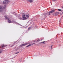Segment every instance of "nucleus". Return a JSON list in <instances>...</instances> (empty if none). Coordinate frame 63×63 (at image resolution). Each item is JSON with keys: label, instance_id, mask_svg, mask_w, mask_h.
<instances>
[{"label": "nucleus", "instance_id": "1a4fd4ad", "mask_svg": "<svg viewBox=\"0 0 63 63\" xmlns=\"http://www.w3.org/2000/svg\"><path fill=\"white\" fill-rule=\"evenodd\" d=\"M5 47V45H3L1 46L2 47Z\"/></svg>", "mask_w": 63, "mask_h": 63}, {"label": "nucleus", "instance_id": "6e6552de", "mask_svg": "<svg viewBox=\"0 0 63 63\" xmlns=\"http://www.w3.org/2000/svg\"><path fill=\"white\" fill-rule=\"evenodd\" d=\"M29 2H30V3H32L33 2V0H29L28 1Z\"/></svg>", "mask_w": 63, "mask_h": 63}, {"label": "nucleus", "instance_id": "f8f14e48", "mask_svg": "<svg viewBox=\"0 0 63 63\" xmlns=\"http://www.w3.org/2000/svg\"><path fill=\"white\" fill-rule=\"evenodd\" d=\"M40 39H38L37 41V42H39L40 41Z\"/></svg>", "mask_w": 63, "mask_h": 63}, {"label": "nucleus", "instance_id": "4be33fe9", "mask_svg": "<svg viewBox=\"0 0 63 63\" xmlns=\"http://www.w3.org/2000/svg\"><path fill=\"white\" fill-rule=\"evenodd\" d=\"M13 46H14V45H13L12 46H11V47H13Z\"/></svg>", "mask_w": 63, "mask_h": 63}, {"label": "nucleus", "instance_id": "a878e982", "mask_svg": "<svg viewBox=\"0 0 63 63\" xmlns=\"http://www.w3.org/2000/svg\"><path fill=\"white\" fill-rule=\"evenodd\" d=\"M61 12H62V11H61Z\"/></svg>", "mask_w": 63, "mask_h": 63}, {"label": "nucleus", "instance_id": "423d86ee", "mask_svg": "<svg viewBox=\"0 0 63 63\" xmlns=\"http://www.w3.org/2000/svg\"><path fill=\"white\" fill-rule=\"evenodd\" d=\"M2 12V7L0 6V12Z\"/></svg>", "mask_w": 63, "mask_h": 63}, {"label": "nucleus", "instance_id": "f257e3e1", "mask_svg": "<svg viewBox=\"0 0 63 63\" xmlns=\"http://www.w3.org/2000/svg\"><path fill=\"white\" fill-rule=\"evenodd\" d=\"M22 14V17L23 18L22 20H26V19H27V17L28 18H29V14H26L25 13H23ZM25 16H26L27 17H26Z\"/></svg>", "mask_w": 63, "mask_h": 63}, {"label": "nucleus", "instance_id": "aec40b11", "mask_svg": "<svg viewBox=\"0 0 63 63\" xmlns=\"http://www.w3.org/2000/svg\"><path fill=\"white\" fill-rule=\"evenodd\" d=\"M53 1H56V0H53Z\"/></svg>", "mask_w": 63, "mask_h": 63}, {"label": "nucleus", "instance_id": "2eb2a0df", "mask_svg": "<svg viewBox=\"0 0 63 63\" xmlns=\"http://www.w3.org/2000/svg\"><path fill=\"white\" fill-rule=\"evenodd\" d=\"M19 19H22V18L21 17H20L19 18Z\"/></svg>", "mask_w": 63, "mask_h": 63}, {"label": "nucleus", "instance_id": "412c9836", "mask_svg": "<svg viewBox=\"0 0 63 63\" xmlns=\"http://www.w3.org/2000/svg\"><path fill=\"white\" fill-rule=\"evenodd\" d=\"M1 52H2V51H0V53H1Z\"/></svg>", "mask_w": 63, "mask_h": 63}, {"label": "nucleus", "instance_id": "20e7f679", "mask_svg": "<svg viewBox=\"0 0 63 63\" xmlns=\"http://www.w3.org/2000/svg\"><path fill=\"white\" fill-rule=\"evenodd\" d=\"M9 2V0H6L5 1H3V3L4 4H7Z\"/></svg>", "mask_w": 63, "mask_h": 63}, {"label": "nucleus", "instance_id": "4468645a", "mask_svg": "<svg viewBox=\"0 0 63 63\" xmlns=\"http://www.w3.org/2000/svg\"><path fill=\"white\" fill-rule=\"evenodd\" d=\"M30 29H31V27H30L28 28V30H30Z\"/></svg>", "mask_w": 63, "mask_h": 63}, {"label": "nucleus", "instance_id": "39448f33", "mask_svg": "<svg viewBox=\"0 0 63 63\" xmlns=\"http://www.w3.org/2000/svg\"><path fill=\"white\" fill-rule=\"evenodd\" d=\"M35 43H32V44H29L28 46H26V47H30V46H31L32 45H34V44H35Z\"/></svg>", "mask_w": 63, "mask_h": 63}, {"label": "nucleus", "instance_id": "f3484780", "mask_svg": "<svg viewBox=\"0 0 63 63\" xmlns=\"http://www.w3.org/2000/svg\"><path fill=\"white\" fill-rule=\"evenodd\" d=\"M19 53V52H17L15 54H17V53Z\"/></svg>", "mask_w": 63, "mask_h": 63}, {"label": "nucleus", "instance_id": "0eeeda50", "mask_svg": "<svg viewBox=\"0 0 63 63\" xmlns=\"http://www.w3.org/2000/svg\"><path fill=\"white\" fill-rule=\"evenodd\" d=\"M4 17L6 19H8V20H9V18H8V17H7V16H5Z\"/></svg>", "mask_w": 63, "mask_h": 63}, {"label": "nucleus", "instance_id": "ddd939ff", "mask_svg": "<svg viewBox=\"0 0 63 63\" xmlns=\"http://www.w3.org/2000/svg\"><path fill=\"white\" fill-rule=\"evenodd\" d=\"M58 10L59 11H61V10L60 9H58Z\"/></svg>", "mask_w": 63, "mask_h": 63}, {"label": "nucleus", "instance_id": "dca6fc26", "mask_svg": "<svg viewBox=\"0 0 63 63\" xmlns=\"http://www.w3.org/2000/svg\"><path fill=\"white\" fill-rule=\"evenodd\" d=\"M45 43V41L42 42H41V43Z\"/></svg>", "mask_w": 63, "mask_h": 63}, {"label": "nucleus", "instance_id": "f03ea898", "mask_svg": "<svg viewBox=\"0 0 63 63\" xmlns=\"http://www.w3.org/2000/svg\"><path fill=\"white\" fill-rule=\"evenodd\" d=\"M55 10H52L50 12H48L47 13V15H48V16H49V15H50V14H51V13H53V12H55Z\"/></svg>", "mask_w": 63, "mask_h": 63}, {"label": "nucleus", "instance_id": "9b49d317", "mask_svg": "<svg viewBox=\"0 0 63 63\" xmlns=\"http://www.w3.org/2000/svg\"><path fill=\"white\" fill-rule=\"evenodd\" d=\"M8 22H9V23H11V20H8Z\"/></svg>", "mask_w": 63, "mask_h": 63}, {"label": "nucleus", "instance_id": "b1692460", "mask_svg": "<svg viewBox=\"0 0 63 63\" xmlns=\"http://www.w3.org/2000/svg\"><path fill=\"white\" fill-rule=\"evenodd\" d=\"M62 14H63V12H62Z\"/></svg>", "mask_w": 63, "mask_h": 63}, {"label": "nucleus", "instance_id": "393cba45", "mask_svg": "<svg viewBox=\"0 0 63 63\" xmlns=\"http://www.w3.org/2000/svg\"><path fill=\"white\" fill-rule=\"evenodd\" d=\"M62 11H63V10H62Z\"/></svg>", "mask_w": 63, "mask_h": 63}, {"label": "nucleus", "instance_id": "7ed1b4c3", "mask_svg": "<svg viewBox=\"0 0 63 63\" xmlns=\"http://www.w3.org/2000/svg\"><path fill=\"white\" fill-rule=\"evenodd\" d=\"M30 44V43L29 42L25 44H22L20 46L22 47H23L24 46H26V45H28V44Z\"/></svg>", "mask_w": 63, "mask_h": 63}, {"label": "nucleus", "instance_id": "5701e85b", "mask_svg": "<svg viewBox=\"0 0 63 63\" xmlns=\"http://www.w3.org/2000/svg\"><path fill=\"white\" fill-rule=\"evenodd\" d=\"M62 8L63 9V6Z\"/></svg>", "mask_w": 63, "mask_h": 63}, {"label": "nucleus", "instance_id": "9d476101", "mask_svg": "<svg viewBox=\"0 0 63 63\" xmlns=\"http://www.w3.org/2000/svg\"><path fill=\"white\" fill-rule=\"evenodd\" d=\"M58 14H59V13L58 12L56 13L55 14V15H56V16L58 15Z\"/></svg>", "mask_w": 63, "mask_h": 63}, {"label": "nucleus", "instance_id": "a211bd4d", "mask_svg": "<svg viewBox=\"0 0 63 63\" xmlns=\"http://www.w3.org/2000/svg\"><path fill=\"white\" fill-rule=\"evenodd\" d=\"M52 45L51 47V48H52Z\"/></svg>", "mask_w": 63, "mask_h": 63}, {"label": "nucleus", "instance_id": "6ab92c4d", "mask_svg": "<svg viewBox=\"0 0 63 63\" xmlns=\"http://www.w3.org/2000/svg\"><path fill=\"white\" fill-rule=\"evenodd\" d=\"M18 50V49H16V50Z\"/></svg>", "mask_w": 63, "mask_h": 63}]
</instances>
